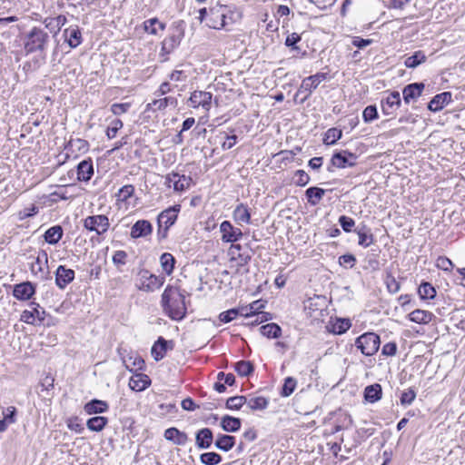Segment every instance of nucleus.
Segmentation results:
<instances>
[{
	"label": "nucleus",
	"instance_id": "28",
	"mask_svg": "<svg viewBox=\"0 0 465 465\" xmlns=\"http://www.w3.org/2000/svg\"><path fill=\"white\" fill-rule=\"evenodd\" d=\"M241 419L225 415L221 420V427L228 432H236L241 429Z\"/></svg>",
	"mask_w": 465,
	"mask_h": 465
},
{
	"label": "nucleus",
	"instance_id": "61",
	"mask_svg": "<svg viewBox=\"0 0 465 465\" xmlns=\"http://www.w3.org/2000/svg\"><path fill=\"white\" fill-rule=\"evenodd\" d=\"M221 135H223L222 139H225V141L222 144L223 150H229L232 147H233L238 139L237 135L235 134L227 135L225 133H223L221 134Z\"/></svg>",
	"mask_w": 465,
	"mask_h": 465
},
{
	"label": "nucleus",
	"instance_id": "38",
	"mask_svg": "<svg viewBox=\"0 0 465 465\" xmlns=\"http://www.w3.org/2000/svg\"><path fill=\"white\" fill-rule=\"evenodd\" d=\"M234 371L242 377H248L253 372L254 367L249 361H240L234 364Z\"/></svg>",
	"mask_w": 465,
	"mask_h": 465
},
{
	"label": "nucleus",
	"instance_id": "15",
	"mask_svg": "<svg viewBox=\"0 0 465 465\" xmlns=\"http://www.w3.org/2000/svg\"><path fill=\"white\" fill-rule=\"evenodd\" d=\"M153 232V225L147 220L137 221L131 228L130 236L133 239L146 237Z\"/></svg>",
	"mask_w": 465,
	"mask_h": 465
},
{
	"label": "nucleus",
	"instance_id": "1",
	"mask_svg": "<svg viewBox=\"0 0 465 465\" xmlns=\"http://www.w3.org/2000/svg\"><path fill=\"white\" fill-rule=\"evenodd\" d=\"M161 304L164 313L173 321H181L186 315L184 295L178 287L168 285L162 294Z\"/></svg>",
	"mask_w": 465,
	"mask_h": 465
},
{
	"label": "nucleus",
	"instance_id": "56",
	"mask_svg": "<svg viewBox=\"0 0 465 465\" xmlns=\"http://www.w3.org/2000/svg\"><path fill=\"white\" fill-rule=\"evenodd\" d=\"M134 185H132V184L124 185L118 192L119 200L125 202L130 197H132L134 195Z\"/></svg>",
	"mask_w": 465,
	"mask_h": 465
},
{
	"label": "nucleus",
	"instance_id": "58",
	"mask_svg": "<svg viewBox=\"0 0 465 465\" xmlns=\"http://www.w3.org/2000/svg\"><path fill=\"white\" fill-rule=\"evenodd\" d=\"M385 283L388 291L391 293H396L400 291L401 285L400 282L391 274L387 275Z\"/></svg>",
	"mask_w": 465,
	"mask_h": 465
},
{
	"label": "nucleus",
	"instance_id": "37",
	"mask_svg": "<svg viewBox=\"0 0 465 465\" xmlns=\"http://www.w3.org/2000/svg\"><path fill=\"white\" fill-rule=\"evenodd\" d=\"M261 333L267 338H279L282 335V329L276 323H268L260 328Z\"/></svg>",
	"mask_w": 465,
	"mask_h": 465
},
{
	"label": "nucleus",
	"instance_id": "25",
	"mask_svg": "<svg viewBox=\"0 0 465 465\" xmlns=\"http://www.w3.org/2000/svg\"><path fill=\"white\" fill-rule=\"evenodd\" d=\"M64 37L72 48L77 47L82 43V34L77 25L64 29Z\"/></svg>",
	"mask_w": 465,
	"mask_h": 465
},
{
	"label": "nucleus",
	"instance_id": "51",
	"mask_svg": "<svg viewBox=\"0 0 465 465\" xmlns=\"http://www.w3.org/2000/svg\"><path fill=\"white\" fill-rule=\"evenodd\" d=\"M436 267L444 272H451L454 264L450 259L446 256H440L436 260Z\"/></svg>",
	"mask_w": 465,
	"mask_h": 465
},
{
	"label": "nucleus",
	"instance_id": "45",
	"mask_svg": "<svg viewBox=\"0 0 465 465\" xmlns=\"http://www.w3.org/2000/svg\"><path fill=\"white\" fill-rule=\"evenodd\" d=\"M268 404H269L268 399H266V398H264L262 396L251 398L249 400V401H248V406L252 411H262V410H265L267 408Z\"/></svg>",
	"mask_w": 465,
	"mask_h": 465
},
{
	"label": "nucleus",
	"instance_id": "17",
	"mask_svg": "<svg viewBox=\"0 0 465 465\" xmlns=\"http://www.w3.org/2000/svg\"><path fill=\"white\" fill-rule=\"evenodd\" d=\"M178 104L177 99L173 96L155 99L147 104L145 111H162L167 107L175 108Z\"/></svg>",
	"mask_w": 465,
	"mask_h": 465
},
{
	"label": "nucleus",
	"instance_id": "53",
	"mask_svg": "<svg viewBox=\"0 0 465 465\" xmlns=\"http://www.w3.org/2000/svg\"><path fill=\"white\" fill-rule=\"evenodd\" d=\"M124 124L120 119H114L111 122L110 126L106 130V136L108 139H113L116 136L118 130L123 127Z\"/></svg>",
	"mask_w": 465,
	"mask_h": 465
},
{
	"label": "nucleus",
	"instance_id": "35",
	"mask_svg": "<svg viewBox=\"0 0 465 465\" xmlns=\"http://www.w3.org/2000/svg\"><path fill=\"white\" fill-rule=\"evenodd\" d=\"M62 236H63V229L60 225H55V226L49 228L45 232V235H44L45 242H47L49 244L57 243L61 240Z\"/></svg>",
	"mask_w": 465,
	"mask_h": 465
},
{
	"label": "nucleus",
	"instance_id": "7",
	"mask_svg": "<svg viewBox=\"0 0 465 465\" xmlns=\"http://www.w3.org/2000/svg\"><path fill=\"white\" fill-rule=\"evenodd\" d=\"M220 232L222 233V241L232 244H236L235 242L242 236V230L234 227L229 221H223L221 223Z\"/></svg>",
	"mask_w": 465,
	"mask_h": 465
},
{
	"label": "nucleus",
	"instance_id": "41",
	"mask_svg": "<svg viewBox=\"0 0 465 465\" xmlns=\"http://www.w3.org/2000/svg\"><path fill=\"white\" fill-rule=\"evenodd\" d=\"M418 293L420 299L430 300L436 296V290L431 283L425 282L420 285Z\"/></svg>",
	"mask_w": 465,
	"mask_h": 465
},
{
	"label": "nucleus",
	"instance_id": "57",
	"mask_svg": "<svg viewBox=\"0 0 465 465\" xmlns=\"http://www.w3.org/2000/svg\"><path fill=\"white\" fill-rule=\"evenodd\" d=\"M239 316V312L236 308L230 309L226 312H223L219 314V320L222 322L227 323L234 320Z\"/></svg>",
	"mask_w": 465,
	"mask_h": 465
},
{
	"label": "nucleus",
	"instance_id": "39",
	"mask_svg": "<svg viewBox=\"0 0 465 465\" xmlns=\"http://www.w3.org/2000/svg\"><path fill=\"white\" fill-rule=\"evenodd\" d=\"M359 236V242L358 243L361 246L368 247L373 242V236L370 232V229H368L366 226H362L361 228H358L355 231Z\"/></svg>",
	"mask_w": 465,
	"mask_h": 465
},
{
	"label": "nucleus",
	"instance_id": "16",
	"mask_svg": "<svg viewBox=\"0 0 465 465\" xmlns=\"http://www.w3.org/2000/svg\"><path fill=\"white\" fill-rule=\"evenodd\" d=\"M35 292V286L30 282L15 284L13 290V295L21 301L29 300Z\"/></svg>",
	"mask_w": 465,
	"mask_h": 465
},
{
	"label": "nucleus",
	"instance_id": "30",
	"mask_svg": "<svg viewBox=\"0 0 465 465\" xmlns=\"http://www.w3.org/2000/svg\"><path fill=\"white\" fill-rule=\"evenodd\" d=\"M325 194V190L320 187H310L305 191L307 202L312 205H317Z\"/></svg>",
	"mask_w": 465,
	"mask_h": 465
},
{
	"label": "nucleus",
	"instance_id": "2",
	"mask_svg": "<svg viewBox=\"0 0 465 465\" xmlns=\"http://www.w3.org/2000/svg\"><path fill=\"white\" fill-rule=\"evenodd\" d=\"M48 42V33L43 28L35 26L25 36L24 49L26 54L44 52Z\"/></svg>",
	"mask_w": 465,
	"mask_h": 465
},
{
	"label": "nucleus",
	"instance_id": "34",
	"mask_svg": "<svg viewBox=\"0 0 465 465\" xmlns=\"http://www.w3.org/2000/svg\"><path fill=\"white\" fill-rule=\"evenodd\" d=\"M108 423V419L104 416H94L86 421L87 428L95 432H99L104 429Z\"/></svg>",
	"mask_w": 465,
	"mask_h": 465
},
{
	"label": "nucleus",
	"instance_id": "19",
	"mask_svg": "<svg viewBox=\"0 0 465 465\" xmlns=\"http://www.w3.org/2000/svg\"><path fill=\"white\" fill-rule=\"evenodd\" d=\"M213 440V434L211 429L203 428L195 433V444L199 449H209Z\"/></svg>",
	"mask_w": 465,
	"mask_h": 465
},
{
	"label": "nucleus",
	"instance_id": "47",
	"mask_svg": "<svg viewBox=\"0 0 465 465\" xmlns=\"http://www.w3.org/2000/svg\"><path fill=\"white\" fill-rule=\"evenodd\" d=\"M297 385V381L292 377H287L284 380V383L282 385V391H281V396L282 397H289L292 394Z\"/></svg>",
	"mask_w": 465,
	"mask_h": 465
},
{
	"label": "nucleus",
	"instance_id": "44",
	"mask_svg": "<svg viewBox=\"0 0 465 465\" xmlns=\"http://www.w3.org/2000/svg\"><path fill=\"white\" fill-rule=\"evenodd\" d=\"M342 132L337 128H330L324 135L323 143L327 145L334 144L339 139H341Z\"/></svg>",
	"mask_w": 465,
	"mask_h": 465
},
{
	"label": "nucleus",
	"instance_id": "20",
	"mask_svg": "<svg viewBox=\"0 0 465 465\" xmlns=\"http://www.w3.org/2000/svg\"><path fill=\"white\" fill-rule=\"evenodd\" d=\"M424 87L423 83H413L406 85L402 90L404 102L409 104L411 100H416L421 95Z\"/></svg>",
	"mask_w": 465,
	"mask_h": 465
},
{
	"label": "nucleus",
	"instance_id": "48",
	"mask_svg": "<svg viewBox=\"0 0 465 465\" xmlns=\"http://www.w3.org/2000/svg\"><path fill=\"white\" fill-rule=\"evenodd\" d=\"M192 178L184 174L178 173V177L175 182L174 191L183 192L191 186Z\"/></svg>",
	"mask_w": 465,
	"mask_h": 465
},
{
	"label": "nucleus",
	"instance_id": "21",
	"mask_svg": "<svg viewBox=\"0 0 465 465\" xmlns=\"http://www.w3.org/2000/svg\"><path fill=\"white\" fill-rule=\"evenodd\" d=\"M451 93L443 92L436 94L429 103L428 109L432 112L440 111L445 105L451 102Z\"/></svg>",
	"mask_w": 465,
	"mask_h": 465
},
{
	"label": "nucleus",
	"instance_id": "6",
	"mask_svg": "<svg viewBox=\"0 0 465 465\" xmlns=\"http://www.w3.org/2000/svg\"><path fill=\"white\" fill-rule=\"evenodd\" d=\"M327 79L326 73H317L313 75H310L302 81V84L298 89L297 94L306 93V95L302 99V102L310 97L312 93L319 86V84Z\"/></svg>",
	"mask_w": 465,
	"mask_h": 465
},
{
	"label": "nucleus",
	"instance_id": "55",
	"mask_svg": "<svg viewBox=\"0 0 465 465\" xmlns=\"http://www.w3.org/2000/svg\"><path fill=\"white\" fill-rule=\"evenodd\" d=\"M302 40V37L297 33H292L285 39V45L287 47H291L292 50L299 51L300 47L297 46V44Z\"/></svg>",
	"mask_w": 465,
	"mask_h": 465
},
{
	"label": "nucleus",
	"instance_id": "12",
	"mask_svg": "<svg viewBox=\"0 0 465 465\" xmlns=\"http://www.w3.org/2000/svg\"><path fill=\"white\" fill-rule=\"evenodd\" d=\"M142 278L143 281L140 289L145 292H153L159 289L164 282L163 276L154 275L148 271H144L142 273Z\"/></svg>",
	"mask_w": 465,
	"mask_h": 465
},
{
	"label": "nucleus",
	"instance_id": "9",
	"mask_svg": "<svg viewBox=\"0 0 465 465\" xmlns=\"http://www.w3.org/2000/svg\"><path fill=\"white\" fill-rule=\"evenodd\" d=\"M211 13L213 15H217L222 16V23H220V26L226 28V26L234 24L237 19L240 17L239 14L231 10L226 5L214 6L211 8Z\"/></svg>",
	"mask_w": 465,
	"mask_h": 465
},
{
	"label": "nucleus",
	"instance_id": "60",
	"mask_svg": "<svg viewBox=\"0 0 465 465\" xmlns=\"http://www.w3.org/2000/svg\"><path fill=\"white\" fill-rule=\"evenodd\" d=\"M295 177H297L295 184L298 186H305L311 180L309 174L303 170H297Z\"/></svg>",
	"mask_w": 465,
	"mask_h": 465
},
{
	"label": "nucleus",
	"instance_id": "23",
	"mask_svg": "<svg viewBox=\"0 0 465 465\" xmlns=\"http://www.w3.org/2000/svg\"><path fill=\"white\" fill-rule=\"evenodd\" d=\"M164 438L167 440L173 441L174 444L182 446L185 445L189 440V438L185 432L181 431L174 427L165 430Z\"/></svg>",
	"mask_w": 465,
	"mask_h": 465
},
{
	"label": "nucleus",
	"instance_id": "31",
	"mask_svg": "<svg viewBox=\"0 0 465 465\" xmlns=\"http://www.w3.org/2000/svg\"><path fill=\"white\" fill-rule=\"evenodd\" d=\"M48 256L46 252L42 251L38 253L35 261L31 264V271L34 274L45 273V268H47Z\"/></svg>",
	"mask_w": 465,
	"mask_h": 465
},
{
	"label": "nucleus",
	"instance_id": "5",
	"mask_svg": "<svg viewBox=\"0 0 465 465\" xmlns=\"http://www.w3.org/2000/svg\"><path fill=\"white\" fill-rule=\"evenodd\" d=\"M109 219L106 215L87 216L84 220V227L89 232H95L97 235H102L109 229Z\"/></svg>",
	"mask_w": 465,
	"mask_h": 465
},
{
	"label": "nucleus",
	"instance_id": "8",
	"mask_svg": "<svg viewBox=\"0 0 465 465\" xmlns=\"http://www.w3.org/2000/svg\"><path fill=\"white\" fill-rule=\"evenodd\" d=\"M213 94L205 91H194L189 98L190 105L193 108L202 107L208 112L211 108Z\"/></svg>",
	"mask_w": 465,
	"mask_h": 465
},
{
	"label": "nucleus",
	"instance_id": "36",
	"mask_svg": "<svg viewBox=\"0 0 465 465\" xmlns=\"http://www.w3.org/2000/svg\"><path fill=\"white\" fill-rule=\"evenodd\" d=\"M427 57L422 51H416L412 55L407 57L404 61V64L407 68L414 69L420 64L425 63Z\"/></svg>",
	"mask_w": 465,
	"mask_h": 465
},
{
	"label": "nucleus",
	"instance_id": "64",
	"mask_svg": "<svg viewBox=\"0 0 465 465\" xmlns=\"http://www.w3.org/2000/svg\"><path fill=\"white\" fill-rule=\"evenodd\" d=\"M127 253L124 251H116L113 255V262L115 265H124L126 263Z\"/></svg>",
	"mask_w": 465,
	"mask_h": 465
},
{
	"label": "nucleus",
	"instance_id": "62",
	"mask_svg": "<svg viewBox=\"0 0 465 465\" xmlns=\"http://www.w3.org/2000/svg\"><path fill=\"white\" fill-rule=\"evenodd\" d=\"M15 412H16V409L13 406H10L8 408H6L4 411H3V415H4V420H5V422L7 424H12L15 421Z\"/></svg>",
	"mask_w": 465,
	"mask_h": 465
},
{
	"label": "nucleus",
	"instance_id": "50",
	"mask_svg": "<svg viewBox=\"0 0 465 465\" xmlns=\"http://www.w3.org/2000/svg\"><path fill=\"white\" fill-rule=\"evenodd\" d=\"M67 148H70L72 150H74L75 148L79 152L85 153L88 151L89 143L87 141L81 139V138L71 139L68 142Z\"/></svg>",
	"mask_w": 465,
	"mask_h": 465
},
{
	"label": "nucleus",
	"instance_id": "49",
	"mask_svg": "<svg viewBox=\"0 0 465 465\" xmlns=\"http://www.w3.org/2000/svg\"><path fill=\"white\" fill-rule=\"evenodd\" d=\"M351 326L349 319H337L332 325V331L336 334H342Z\"/></svg>",
	"mask_w": 465,
	"mask_h": 465
},
{
	"label": "nucleus",
	"instance_id": "22",
	"mask_svg": "<svg viewBox=\"0 0 465 465\" xmlns=\"http://www.w3.org/2000/svg\"><path fill=\"white\" fill-rule=\"evenodd\" d=\"M109 409V405L106 401L102 400L94 399L84 406V411L86 414H100L106 412Z\"/></svg>",
	"mask_w": 465,
	"mask_h": 465
},
{
	"label": "nucleus",
	"instance_id": "27",
	"mask_svg": "<svg viewBox=\"0 0 465 465\" xmlns=\"http://www.w3.org/2000/svg\"><path fill=\"white\" fill-rule=\"evenodd\" d=\"M433 318V313L420 309H416L409 314L410 321L420 324H427L430 322Z\"/></svg>",
	"mask_w": 465,
	"mask_h": 465
},
{
	"label": "nucleus",
	"instance_id": "3",
	"mask_svg": "<svg viewBox=\"0 0 465 465\" xmlns=\"http://www.w3.org/2000/svg\"><path fill=\"white\" fill-rule=\"evenodd\" d=\"M381 345L380 336L374 332H365L355 340V346L365 356L374 355Z\"/></svg>",
	"mask_w": 465,
	"mask_h": 465
},
{
	"label": "nucleus",
	"instance_id": "4",
	"mask_svg": "<svg viewBox=\"0 0 465 465\" xmlns=\"http://www.w3.org/2000/svg\"><path fill=\"white\" fill-rule=\"evenodd\" d=\"M180 209V205H174L160 213L157 219L158 234L162 232V228L163 226H164V234L163 235V237L165 238L167 236V232L170 229V227L174 224Z\"/></svg>",
	"mask_w": 465,
	"mask_h": 465
},
{
	"label": "nucleus",
	"instance_id": "54",
	"mask_svg": "<svg viewBox=\"0 0 465 465\" xmlns=\"http://www.w3.org/2000/svg\"><path fill=\"white\" fill-rule=\"evenodd\" d=\"M362 118L365 123H370L378 118V112L375 105H368L362 113Z\"/></svg>",
	"mask_w": 465,
	"mask_h": 465
},
{
	"label": "nucleus",
	"instance_id": "59",
	"mask_svg": "<svg viewBox=\"0 0 465 465\" xmlns=\"http://www.w3.org/2000/svg\"><path fill=\"white\" fill-rule=\"evenodd\" d=\"M339 223L344 232H350L352 230V227L355 225V222L352 218L341 215L339 218Z\"/></svg>",
	"mask_w": 465,
	"mask_h": 465
},
{
	"label": "nucleus",
	"instance_id": "18",
	"mask_svg": "<svg viewBox=\"0 0 465 465\" xmlns=\"http://www.w3.org/2000/svg\"><path fill=\"white\" fill-rule=\"evenodd\" d=\"M241 244H232L229 249V254L232 261L237 262V266H244L251 261V254L248 252H242Z\"/></svg>",
	"mask_w": 465,
	"mask_h": 465
},
{
	"label": "nucleus",
	"instance_id": "11",
	"mask_svg": "<svg viewBox=\"0 0 465 465\" xmlns=\"http://www.w3.org/2000/svg\"><path fill=\"white\" fill-rule=\"evenodd\" d=\"M54 274L55 284L61 290H64L65 287L74 281L75 276L74 271L66 268L64 265H59Z\"/></svg>",
	"mask_w": 465,
	"mask_h": 465
},
{
	"label": "nucleus",
	"instance_id": "29",
	"mask_svg": "<svg viewBox=\"0 0 465 465\" xmlns=\"http://www.w3.org/2000/svg\"><path fill=\"white\" fill-rule=\"evenodd\" d=\"M214 445L223 451H229L235 445V437L227 434H219Z\"/></svg>",
	"mask_w": 465,
	"mask_h": 465
},
{
	"label": "nucleus",
	"instance_id": "26",
	"mask_svg": "<svg viewBox=\"0 0 465 465\" xmlns=\"http://www.w3.org/2000/svg\"><path fill=\"white\" fill-rule=\"evenodd\" d=\"M150 382L151 381L147 375L135 373L131 377L129 386L134 391H141L145 390L150 385Z\"/></svg>",
	"mask_w": 465,
	"mask_h": 465
},
{
	"label": "nucleus",
	"instance_id": "52",
	"mask_svg": "<svg viewBox=\"0 0 465 465\" xmlns=\"http://www.w3.org/2000/svg\"><path fill=\"white\" fill-rule=\"evenodd\" d=\"M416 398V391L412 388H409L401 395V404L403 406L411 405Z\"/></svg>",
	"mask_w": 465,
	"mask_h": 465
},
{
	"label": "nucleus",
	"instance_id": "33",
	"mask_svg": "<svg viewBox=\"0 0 465 465\" xmlns=\"http://www.w3.org/2000/svg\"><path fill=\"white\" fill-rule=\"evenodd\" d=\"M233 218L236 222L240 223H251V213L247 205L243 203H240L236 206L233 211Z\"/></svg>",
	"mask_w": 465,
	"mask_h": 465
},
{
	"label": "nucleus",
	"instance_id": "24",
	"mask_svg": "<svg viewBox=\"0 0 465 465\" xmlns=\"http://www.w3.org/2000/svg\"><path fill=\"white\" fill-rule=\"evenodd\" d=\"M94 174V166L92 160L86 159L80 162L77 165V179L79 181L88 182Z\"/></svg>",
	"mask_w": 465,
	"mask_h": 465
},
{
	"label": "nucleus",
	"instance_id": "40",
	"mask_svg": "<svg viewBox=\"0 0 465 465\" xmlns=\"http://www.w3.org/2000/svg\"><path fill=\"white\" fill-rule=\"evenodd\" d=\"M160 262H161L163 271L166 274L170 275L173 272V271L174 269V264H175V259L173 256V254H171L169 252L163 253L160 257Z\"/></svg>",
	"mask_w": 465,
	"mask_h": 465
},
{
	"label": "nucleus",
	"instance_id": "42",
	"mask_svg": "<svg viewBox=\"0 0 465 465\" xmlns=\"http://www.w3.org/2000/svg\"><path fill=\"white\" fill-rule=\"evenodd\" d=\"M143 29L151 35H157L158 30L164 29V24L161 23L157 18H151L143 22Z\"/></svg>",
	"mask_w": 465,
	"mask_h": 465
},
{
	"label": "nucleus",
	"instance_id": "46",
	"mask_svg": "<svg viewBox=\"0 0 465 465\" xmlns=\"http://www.w3.org/2000/svg\"><path fill=\"white\" fill-rule=\"evenodd\" d=\"M247 401V399L245 396H233L230 397L226 401V408L229 410H240Z\"/></svg>",
	"mask_w": 465,
	"mask_h": 465
},
{
	"label": "nucleus",
	"instance_id": "32",
	"mask_svg": "<svg viewBox=\"0 0 465 465\" xmlns=\"http://www.w3.org/2000/svg\"><path fill=\"white\" fill-rule=\"evenodd\" d=\"M381 386L378 383L369 385L364 390V398L368 402L373 403L381 398Z\"/></svg>",
	"mask_w": 465,
	"mask_h": 465
},
{
	"label": "nucleus",
	"instance_id": "13",
	"mask_svg": "<svg viewBox=\"0 0 465 465\" xmlns=\"http://www.w3.org/2000/svg\"><path fill=\"white\" fill-rule=\"evenodd\" d=\"M401 95L397 91H393L389 95L381 100V110L386 115L393 114L401 106Z\"/></svg>",
	"mask_w": 465,
	"mask_h": 465
},
{
	"label": "nucleus",
	"instance_id": "10",
	"mask_svg": "<svg viewBox=\"0 0 465 465\" xmlns=\"http://www.w3.org/2000/svg\"><path fill=\"white\" fill-rule=\"evenodd\" d=\"M357 156L349 151L335 153L331 160V165L337 168L352 167L356 164Z\"/></svg>",
	"mask_w": 465,
	"mask_h": 465
},
{
	"label": "nucleus",
	"instance_id": "63",
	"mask_svg": "<svg viewBox=\"0 0 465 465\" xmlns=\"http://www.w3.org/2000/svg\"><path fill=\"white\" fill-rule=\"evenodd\" d=\"M130 104L124 103V104H114L111 105V112L115 115H120L122 114H124L128 111L130 108Z\"/></svg>",
	"mask_w": 465,
	"mask_h": 465
},
{
	"label": "nucleus",
	"instance_id": "43",
	"mask_svg": "<svg viewBox=\"0 0 465 465\" xmlns=\"http://www.w3.org/2000/svg\"><path fill=\"white\" fill-rule=\"evenodd\" d=\"M201 463L203 465H217L222 461V456L216 452H204L200 455Z\"/></svg>",
	"mask_w": 465,
	"mask_h": 465
},
{
	"label": "nucleus",
	"instance_id": "14",
	"mask_svg": "<svg viewBox=\"0 0 465 465\" xmlns=\"http://www.w3.org/2000/svg\"><path fill=\"white\" fill-rule=\"evenodd\" d=\"M173 341H166L163 337H159L155 343L153 345L151 353L156 361H161L165 356L168 350H173Z\"/></svg>",
	"mask_w": 465,
	"mask_h": 465
}]
</instances>
